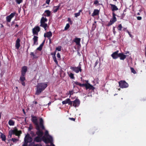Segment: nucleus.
Instances as JSON below:
<instances>
[{
	"instance_id": "obj_1",
	"label": "nucleus",
	"mask_w": 146,
	"mask_h": 146,
	"mask_svg": "<svg viewBox=\"0 0 146 146\" xmlns=\"http://www.w3.org/2000/svg\"><path fill=\"white\" fill-rule=\"evenodd\" d=\"M32 118V121L34 124L36 129L37 130L36 132V134L40 137H42L43 134V131L41 130L40 128L42 130L45 129V127L44 125V121L42 118L39 119V124L38 125V119L36 116H31Z\"/></svg>"
},
{
	"instance_id": "obj_2",
	"label": "nucleus",
	"mask_w": 146,
	"mask_h": 146,
	"mask_svg": "<svg viewBox=\"0 0 146 146\" xmlns=\"http://www.w3.org/2000/svg\"><path fill=\"white\" fill-rule=\"evenodd\" d=\"M48 86L47 84L45 83H38L36 86V90L35 94L38 95L45 90Z\"/></svg>"
},
{
	"instance_id": "obj_3",
	"label": "nucleus",
	"mask_w": 146,
	"mask_h": 146,
	"mask_svg": "<svg viewBox=\"0 0 146 146\" xmlns=\"http://www.w3.org/2000/svg\"><path fill=\"white\" fill-rule=\"evenodd\" d=\"M85 81L86 82L85 84H81L78 82H74V83L76 85H78L81 87H85L86 90L89 89L92 90H94L95 88L89 83L88 80H85Z\"/></svg>"
},
{
	"instance_id": "obj_4",
	"label": "nucleus",
	"mask_w": 146,
	"mask_h": 146,
	"mask_svg": "<svg viewBox=\"0 0 146 146\" xmlns=\"http://www.w3.org/2000/svg\"><path fill=\"white\" fill-rule=\"evenodd\" d=\"M47 21V20L46 18L44 17H42L40 21V26L44 28L45 30L48 27L47 24L45 23Z\"/></svg>"
},
{
	"instance_id": "obj_5",
	"label": "nucleus",
	"mask_w": 146,
	"mask_h": 146,
	"mask_svg": "<svg viewBox=\"0 0 146 146\" xmlns=\"http://www.w3.org/2000/svg\"><path fill=\"white\" fill-rule=\"evenodd\" d=\"M70 68L71 70L76 73H79V72H81L82 71V69H81V67L80 64H79L78 66L77 67L76 66H71Z\"/></svg>"
},
{
	"instance_id": "obj_6",
	"label": "nucleus",
	"mask_w": 146,
	"mask_h": 146,
	"mask_svg": "<svg viewBox=\"0 0 146 146\" xmlns=\"http://www.w3.org/2000/svg\"><path fill=\"white\" fill-rule=\"evenodd\" d=\"M119 86L121 88H126L129 86L128 83L124 80H121L119 82Z\"/></svg>"
},
{
	"instance_id": "obj_7",
	"label": "nucleus",
	"mask_w": 146,
	"mask_h": 146,
	"mask_svg": "<svg viewBox=\"0 0 146 146\" xmlns=\"http://www.w3.org/2000/svg\"><path fill=\"white\" fill-rule=\"evenodd\" d=\"M43 141L45 142V143H52L53 141V139L51 136H50L49 137L46 138L44 137H42Z\"/></svg>"
},
{
	"instance_id": "obj_8",
	"label": "nucleus",
	"mask_w": 146,
	"mask_h": 146,
	"mask_svg": "<svg viewBox=\"0 0 146 146\" xmlns=\"http://www.w3.org/2000/svg\"><path fill=\"white\" fill-rule=\"evenodd\" d=\"M33 141L32 138L30 136V135L28 134L26 135L24 138V141L27 143H30Z\"/></svg>"
},
{
	"instance_id": "obj_9",
	"label": "nucleus",
	"mask_w": 146,
	"mask_h": 146,
	"mask_svg": "<svg viewBox=\"0 0 146 146\" xmlns=\"http://www.w3.org/2000/svg\"><path fill=\"white\" fill-rule=\"evenodd\" d=\"M25 76L26 75H23L22 74H21L19 79L21 84L24 86H25V84L24 82V81L26 80Z\"/></svg>"
},
{
	"instance_id": "obj_10",
	"label": "nucleus",
	"mask_w": 146,
	"mask_h": 146,
	"mask_svg": "<svg viewBox=\"0 0 146 146\" xmlns=\"http://www.w3.org/2000/svg\"><path fill=\"white\" fill-rule=\"evenodd\" d=\"M40 28L38 26L35 27L33 29V32L34 35H38V33L40 31Z\"/></svg>"
},
{
	"instance_id": "obj_11",
	"label": "nucleus",
	"mask_w": 146,
	"mask_h": 146,
	"mask_svg": "<svg viewBox=\"0 0 146 146\" xmlns=\"http://www.w3.org/2000/svg\"><path fill=\"white\" fill-rule=\"evenodd\" d=\"M72 102V106L74 107L78 106L80 103V101L78 99H76L74 101Z\"/></svg>"
},
{
	"instance_id": "obj_12",
	"label": "nucleus",
	"mask_w": 146,
	"mask_h": 146,
	"mask_svg": "<svg viewBox=\"0 0 146 146\" xmlns=\"http://www.w3.org/2000/svg\"><path fill=\"white\" fill-rule=\"evenodd\" d=\"M62 103L63 104H68V105H70L71 106H72V102L71 101L70 99L69 98H67L65 100L62 101Z\"/></svg>"
},
{
	"instance_id": "obj_13",
	"label": "nucleus",
	"mask_w": 146,
	"mask_h": 146,
	"mask_svg": "<svg viewBox=\"0 0 146 146\" xmlns=\"http://www.w3.org/2000/svg\"><path fill=\"white\" fill-rule=\"evenodd\" d=\"M119 50H117L113 52L111 55L113 58L114 59H116L119 57Z\"/></svg>"
},
{
	"instance_id": "obj_14",
	"label": "nucleus",
	"mask_w": 146,
	"mask_h": 146,
	"mask_svg": "<svg viewBox=\"0 0 146 146\" xmlns=\"http://www.w3.org/2000/svg\"><path fill=\"white\" fill-rule=\"evenodd\" d=\"M15 14V13H12L9 15L7 16L6 17L7 21L8 22H10L11 19L14 17Z\"/></svg>"
},
{
	"instance_id": "obj_15",
	"label": "nucleus",
	"mask_w": 146,
	"mask_h": 146,
	"mask_svg": "<svg viewBox=\"0 0 146 146\" xmlns=\"http://www.w3.org/2000/svg\"><path fill=\"white\" fill-rule=\"evenodd\" d=\"M110 5L111 6L110 8L113 12H114L115 11H116L118 9V8L115 5L110 4Z\"/></svg>"
},
{
	"instance_id": "obj_16",
	"label": "nucleus",
	"mask_w": 146,
	"mask_h": 146,
	"mask_svg": "<svg viewBox=\"0 0 146 146\" xmlns=\"http://www.w3.org/2000/svg\"><path fill=\"white\" fill-rule=\"evenodd\" d=\"M20 39L19 38H18L16 41V44L15 45L16 48L17 49H18L20 46Z\"/></svg>"
},
{
	"instance_id": "obj_17",
	"label": "nucleus",
	"mask_w": 146,
	"mask_h": 146,
	"mask_svg": "<svg viewBox=\"0 0 146 146\" xmlns=\"http://www.w3.org/2000/svg\"><path fill=\"white\" fill-rule=\"evenodd\" d=\"M27 68L26 66H24L21 68V74L26 75V72L27 71Z\"/></svg>"
},
{
	"instance_id": "obj_18",
	"label": "nucleus",
	"mask_w": 146,
	"mask_h": 146,
	"mask_svg": "<svg viewBox=\"0 0 146 146\" xmlns=\"http://www.w3.org/2000/svg\"><path fill=\"white\" fill-rule=\"evenodd\" d=\"M81 39L80 38H76L74 40V42H75L76 45L78 46H80V41Z\"/></svg>"
},
{
	"instance_id": "obj_19",
	"label": "nucleus",
	"mask_w": 146,
	"mask_h": 146,
	"mask_svg": "<svg viewBox=\"0 0 146 146\" xmlns=\"http://www.w3.org/2000/svg\"><path fill=\"white\" fill-rule=\"evenodd\" d=\"M119 57H120V59L121 60H123L126 58V55L122 53H119Z\"/></svg>"
},
{
	"instance_id": "obj_20",
	"label": "nucleus",
	"mask_w": 146,
	"mask_h": 146,
	"mask_svg": "<svg viewBox=\"0 0 146 146\" xmlns=\"http://www.w3.org/2000/svg\"><path fill=\"white\" fill-rule=\"evenodd\" d=\"M112 15L113 17L111 18L110 20L114 23L116 21L117 19L115 17L116 15L115 13L114 12H112Z\"/></svg>"
},
{
	"instance_id": "obj_21",
	"label": "nucleus",
	"mask_w": 146,
	"mask_h": 146,
	"mask_svg": "<svg viewBox=\"0 0 146 146\" xmlns=\"http://www.w3.org/2000/svg\"><path fill=\"white\" fill-rule=\"evenodd\" d=\"M41 137L37 136L35 137L34 139V141L36 142H39L41 141V139L40 138Z\"/></svg>"
},
{
	"instance_id": "obj_22",
	"label": "nucleus",
	"mask_w": 146,
	"mask_h": 146,
	"mask_svg": "<svg viewBox=\"0 0 146 146\" xmlns=\"http://www.w3.org/2000/svg\"><path fill=\"white\" fill-rule=\"evenodd\" d=\"M99 13V11L97 9H94L93 13L92 15V16L94 17V16L98 15Z\"/></svg>"
},
{
	"instance_id": "obj_23",
	"label": "nucleus",
	"mask_w": 146,
	"mask_h": 146,
	"mask_svg": "<svg viewBox=\"0 0 146 146\" xmlns=\"http://www.w3.org/2000/svg\"><path fill=\"white\" fill-rule=\"evenodd\" d=\"M0 137L2 141H5L6 140V136L5 135L3 134L2 133H1Z\"/></svg>"
},
{
	"instance_id": "obj_24",
	"label": "nucleus",
	"mask_w": 146,
	"mask_h": 146,
	"mask_svg": "<svg viewBox=\"0 0 146 146\" xmlns=\"http://www.w3.org/2000/svg\"><path fill=\"white\" fill-rule=\"evenodd\" d=\"M17 131V128H15L13 130H12L11 131H9V134L12 135V134H15Z\"/></svg>"
},
{
	"instance_id": "obj_25",
	"label": "nucleus",
	"mask_w": 146,
	"mask_h": 146,
	"mask_svg": "<svg viewBox=\"0 0 146 146\" xmlns=\"http://www.w3.org/2000/svg\"><path fill=\"white\" fill-rule=\"evenodd\" d=\"M52 35V33L51 31H49L45 33L44 35V36H51Z\"/></svg>"
},
{
	"instance_id": "obj_26",
	"label": "nucleus",
	"mask_w": 146,
	"mask_h": 146,
	"mask_svg": "<svg viewBox=\"0 0 146 146\" xmlns=\"http://www.w3.org/2000/svg\"><path fill=\"white\" fill-rule=\"evenodd\" d=\"M60 5L59 4V5L58 6L54 7L53 12L54 13L58 11V9H59V7H60Z\"/></svg>"
},
{
	"instance_id": "obj_27",
	"label": "nucleus",
	"mask_w": 146,
	"mask_h": 146,
	"mask_svg": "<svg viewBox=\"0 0 146 146\" xmlns=\"http://www.w3.org/2000/svg\"><path fill=\"white\" fill-rule=\"evenodd\" d=\"M22 133V132L21 131H18L17 129V131L16 132V133H15V134L17 136H19L20 135V134Z\"/></svg>"
},
{
	"instance_id": "obj_28",
	"label": "nucleus",
	"mask_w": 146,
	"mask_h": 146,
	"mask_svg": "<svg viewBox=\"0 0 146 146\" xmlns=\"http://www.w3.org/2000/svg\"><path fill=\"white\" fill-rule=\"evenodd\" d=\"M43 45V42L41 44H40V45L37 48V50L40 51H41L42 49V47Z\"/></svg>"
},
{
	"instance_id": "obj_29",
	"label": "nucleus",
	"mask_w": 146,
	"mask_h": 146,
	"mask_svg": "<svg viewBox=\"0 0 146 146\" xmlns=\"http://www.w3.org/2000/svg\"><path fill=\"white\" fill-rule=\"evenodd\" d=\"M68 75L71 79H74L75 78L74 76V74L73 73H70V74H68Z\"/></svg>"
},
{
	"instance_id": "obj_30",
	"label": "nucleus",
	"mask_w": 146,
	"mask_h": 146,
	"mask_svg": "<svg viewBox=\"0 0 146 146\" xmlns=\"http://www.w3.org/2000/svg\"><path fill=\"white\" fill-rule=\"evenodd\" d=\"M8 123L10 125H13L15 124L14 121L12 120H9Z\"/></svg>"
},
{
	"instance_id": "obj_31",
	"label": "nucleus",
	"mask_w": 146,
	"mask_h": 146,
	"mask_svg": "<svg viewBox=\"0 0 146 146\" xmlns=\"http://www.w3.org/2000/svg\"><path fill=\"white\" fill-rule=\"evenodd\" d=\"M45 13L46 14V16L47 17L50 16V12L48 10H46L45 11Z\"/></svg>"
},
{
	"instance_id": "obj_32",
	"label": "nucleus",
	"mask_w": 146,
	"mask_h": 146,
	"mask_svg": "<svg viewBox=\"0 0 146 146\" xmlns=\"http://www.w3.org/2000/svg\"><path fill=\"white\" fill-rule=\"evenodd\" d=\"M81 11V10H80L78 12L75 13L74 14L75 17H77L78 16H79L80 14V12Z\"/></svg>"
},
{
	"instance_id": "obj_33",
	"label": "nucleus",
	"mask_w": 146,
	"mask_h": 146,
	"mask_svg": "<svg viewBox=\"0 0 146 146\" xmlns=\"http://www.w3.org/2000/svg\"><path fill=\"white\" fill-rule=\"evenodd\" d=\"M52 58L54 60V62L56 64H58V61L56 59V57L55 56H52Z\"/></svg>"
},
{
	"instance_id": "obj_34",
	"label": "nucleus",
	"mask_w": 146,
	"mask_h": 146,
	"mask_svg": "<svg viewBox=\"0 0 146 146\" xmlns=\"http://www.w3.org/2000/svg\"><path fill=\"white\" fill-rule=\"evenodd\" d=\"M38 37H34L33 39L34 40V44H35L36 42H37Z\"/></svg>"
},
{
	"instance_id": "obj_35",
	"label": "nucleus",
	"mask_w": 146,
	"mask_h": 146,
	"mask_svg": "<svg viewBox=\"0 0 146 146\" xmlns=\"http://www.w3.org/2000/svg\"><path fill=\"white\" fill-rule=\"evenodd\" d=\"M122 28L123 27L121 25V24H120L117 27V29L118 30L121 31Z\"/></svg>"
},
{
	"instance_id": "obj_36",
	"label": "nucleus",
	"mask_w": 146,
	"mask_h": 146,
	"mask_svg": "<svg viewBox=\"0 0 146 146\" xmlns=\"http://www.w3.org/2000/svg\"><path fill=\"white\" fill-rule=\"evenodd\" d=\"M61 48L62 47L61 46H58V47L56 48V50H57L59 51H60L61 50Z\"/></svg>"
},
{
	"instance_id": "obj_37",
	"label": "nucleus",
	"mask_w": 146,
	"mask_h": 146,
	"mask_svg": "<svg viewBox=\"0 0 146 146\" xmlns=\"http://www.w3.org/2000/svg\"><path fill=\"white\" fill-rule=\"evenodd\" d=\"M22 35V33L21 31L19 32L16 35V36H21Z\"/></svg>"
},
{
	"instance_id": "obj_38",
	"label": "nucleus",
	"mask_w": 146,
	"mask_h": 146,
	"mask_svg": "<svg viewBox=\"0 0 146 146\" xmlns=\"http://www.w3.org/2000/svg\"><path fill=\"white\" fill-rule=\"evenodd\" d=\"M123 28V31H126L129 34V36H131V35L130 34V33L129 32V31L127 30H126V28H125V27H123L122 28Z\"/></svg>"
},
{
	"instance_id": "obj_39",
	"label": "nucleus",
	"mask_w": 146,
	"mask_h": 146,
	"mask_svg": "<svg viewBox=\"0 0 146 146\" xmlns=\"http://www.w3.org/2000/svg\"><path fill=\"white\" fill-rule=\"evenodd\" d=\"M130 69L132 72L134 74H135L136 73V71H135L133 68L131 67L130 68Z\"/></svg>"
},
{
	"instance_id": "obj_40",
	"label": "nucleus",
	"mask_w": 146,
	"mask_h": 146,
	"mask_svg": "<svg viewBox=\"0 0 146 146\" xmlns=\"http://www.w3.org/2000/svg\"><path fill=\"white\" fill-rule=\"evenodd\" d=\"M113 23L112 21H111L110 20V21L108 23V24L107 25V26H110L111 25H112Z\"/></svg>"
},
{
	"instance_id": "obj_41",
	"label": "nucleus",
	"mask_w": 146,
	"mask_h": 146,
	"mask_svg": "<svg viewBox=\"0 0 146 146\" xmlns=\"http://www.w3.org/2000/svg\"><path fill=\"white\" fill-rule=\"evenodd\" d=\"M23 0H16L15 1L18 4H20L22 2Z\"/></svg>"
},
{
	"instance_id": "obj_42",
	"label": "nucleus",
	"mask_w": 146,
	"mask_h": 146,
	"mask_svg": "<svg viewBox=\"0 0 146 146\" xmlns=\"http://www.w3.org/2000/svg\"><path fill=\"white\" fill-rule=\"evenodd\" d=\"M11 140L13 142H17L18 141V139L15 138H12Z\"/></svg>"
},
{
	"instance_id": "obj_43",
	"label": "nucleus",
	"mask_w": 146,
	"mask_h": 146,
	"mask_svg": "<svg viewBox=\"0 0 146 146\" xmlns=\"http://www.w3.org/2000/svg\"><path fill=\"white\" fill-rule=\"evenodd\" d=\"M70 27V25L69 24H67L65 28V29L66 30L68 29Z\"/></svg>"
},
{
	"instance_id": "obj_44",
	"label": "nucleus",
	"mask_w": 146,
	"mask_h": 146,
	"mask_svg": "<svg viewBox=\"0 0 146 146\" xmlns=\"http://www.w3.org/2000/svg\"><path fill=\"white\" fill-rule=\"evenodd\" d=\"M73 93H74L73 90H72L70 91H69V94L70 95V96L71 95H72L73 94Z\"/></svg>"
},
{
	"instance_id": "obj_45",
	"label": "nucleus",
	"mask_w": 146,
	"mask_h": 146,
	"mask_svg": "<svg viewBox=\"0 0 146 146\" xmlns=\"http://www.w3.org/2000/svg\"><path fill=\"white\" fill-rule=\"evenodd\" d=\"M69 119L74 121L75 120V118L72 117H69Z\"/></svg>"
},
{
	"instance_id": "obj_46",
	"label": "nucleus",
	"mask_w": 146,
	"mask_h": 146,
	"mask_svg": "<svg viewBox=\"0 0 146 146\" xmlns=\"http://www.w3.org/2000/svg\"><path fill=\"white\" fill-rule=\"evenodd\" d=\"M57 57L58 58H59L60 59V54L59 53H58L57 54Z\"/></svg>"
},
{
	"instance_id": "obj_47",
	"label": "nucleus",
	"mask_w": 146,
	"mask_h": 146,
	"mask_svg": "<svg viewBox=\"0 0 146 146\" xmlns=\"http://www.w3.org/2000/svg\"><path fill=\"white\" fill-rule=\"evenodd\" d=\"M137 19L138 20H141L142 19V18L141 17L139 16L137 17Z\"/></svg>"
},
{
	"instance_id": "obj_48",
	"label": "nucleus",
	"mask_w": 146,
	"mask_h": 146,
	"mask_svg": "<svg viewBox=\"0 0 146 146\" xmlns=\"http://www.w3.org/2000/svg\"><path fill=\"white\" fill-rule=\"evenodd\" d=\"M30 55L31 56H33V58H35V55L33 52H31L30 53Z\"/></svg>"
},
{
	"instance_id": "obj_49",
	"label": "nucleus",
	"mask_w": 146,
	"mask_h": 146,
	"mask_svg": "<svg viewBox=\"0 0 146 146\" xmlns=\"http://www.w3.org/2000/svg\"><path fill=\"white\" fill-rule=\"evenodd\" d=\"M50 0H46V3L49 4L50 2Z\"/></svg>"
},
{
	"instance_id": "obj_50",
	"label": "nucleus",
	"mask_w": 146,
	"mask_h": 146,
	"mask_svg": "<svg viewBox=\"0 0 146 146\" xmlns=\"http://www.w3.org/2000/svg\"><path fill=\"white\" fill-rule=\"evenodd\" d=\"M56 53V51H55L53 53H51V54L52 55H53V56H55Z\"/></svg>"
},
{
	"instance_id": "obj_51",
	"label": "nucleus",
	"mask_w": 146,
	"mask_h": 146,
	"mask_svg": "<svg viewBox=\"0 0 146 146\" xmlns=\"http://www.w3.org/2000/svg\"><path fill=\"white\" fill-rule=\"evenodd\" d=\"M22 146H27V143L25 142V143L23 144Z\"/></svg>"
},
{
	"instance_id": "obj_52",
	"label": "nucleus",
	"mask_w": 146,
	"mask_h": 146,
	"mask_svg": "<svg viewBox=\"0 0 146 146\" xmlns=\"http://www.w3.org/2000/svg\"><path fill=\"white\" fill-rule=\"evenodd\" d=\"M48 134V131H45V135H47Z\"/></svg>"
},
{
	"instance_id": "obj_53",
	"label": "nucleus",
	"mask_w": 146,
	"mask_h": 146,
	"mask_svg": "<svg viewBox=\"0 0 146 146\" xmlns=\"http://www.w3.org/2000/svg\"><path fill=\"white\" fill-rule=\"evenodd\" d=\"M98 63V60L96 61L95 62V67L97 65Z\"/></svg>"
},
{
	"instance_id": "obj_54",
	"label": "nucleus",
	"mask_w": 146,
	"mask_h": 146,
	"mask_svg": "<svg viewBox=\"0 0 146 146\" xmlns=\"http://www.w3.org/2000/svg\"><path fill=\"white\" fill-rule=\"evenodd\" d=\"M98 3V1L97 0H96L94 1V4H96Z\"/></svg>"
},
{
	"instance_id": "obj_55",
	"label": "nucleus",
	"mask_w": 146,
	"mask_h": 146,
	"mask_svg": "<svg viewBox=\"0 0 146 146\" xmlns=\"http://www.w3.org/2000/svg\"><path fill=\"white\" fill-rule=\"evenodd\" d=\"M46 146H55L53 143H51V145H50V146L49 145H47Z\"/></svg>"
},
{
	"instance_id": "obj_56",
	"label": "nucleus",
	"mask_w": 146,
	"mask_h": 146,
	"mask_svg": "<svg viewBox=\"0 0 146 146\" xmlns=\"http://www.w3.org/2000/svg\"><path fill=\"white\" fill-rule=\"evenodd\" d=\"M33 103H34V104H37L38 103L36 101H34L33 102Z\"/></svg>"
},
{
	"instance_id": "obj_57",
	"label": "nucleus",
	"mask_w": 146,
	"mask_h": 146,
	"mask_svg": "<svg viewBox=\"0 0 146 146\" xmlns=\"http://www.w3.org/2000/svg\"><path fill=\"white\" fill-rule=\"evenodd\" d=\"M33 145H33V143H31L29 145V146H33Z\"/></svg>"
},
{
	"instance_id": "obj_58",
	"label": "nucleus",
	"mask_w": 146,
	"mask_h": 146,
	"mask_svg": "<svg viewBox=\"0 0 146 146\" xmlns=\"http://www.w3.org/2000/svg\"><path fill=\"white\" fill-rule=\"evenodd\" d=\"M12 136V135H9V134L8 135V137L9 138H11Z\"/></svg>"
},
{
	"instance_id": "obj_59",
	"label": "nucleus",
	"mask_w": 146,
	"mask_h": 146,
	"mask_svg": "<svg viewBox=\"0 0 146 146\" xmlns=\"http://www.w3.org/2000/svg\"><path fill=\"white\" fill-rule=\"evenodd\" d=\"M29 47H30V46H29L28 47V48H27V52H28V49L29 48Z\"/></svg>"
},
{
	"instance_id": "obj_60",
	"label": "nucleus",
	"mask_w": 146,
	"mask_h": 146,
	"mask_svg": "<svg viewBox=\"0 0 146 146\" xmlns=\"http://www.w3.org/2000/svg\"><path fill=\"white\" fill-rule=\"evenodd\" d=\"M33 146H39V145L38 144L34 145Z\"/></svg>"
},
{
	"instance_id": "obj_61",
	"label": "nucleus",
	"mask_w": 146,
	"mask_h": 146,
	"mask_svg": "<svg viewBox=\"0 0 146 146\" xmlns=\"http://www.w3.org/2000/svg\"><path fill=\"white\" fill-rule=\"evenodd\" d=\"M68 21H69L70 22V21H71L70 19L69 18H68Z\"/></svg>"
},
{
	"instance_id": "obj_62",
	"label": "nucleus",
	"mask_w": 146,
	"mask_h": 146,
	"mask_svg": "<svg viewBox=\"0 0 146 146\" xmlns=\"http://www.w3.org/2000/svg\"><path fill=\"white\" fill-rule=\"evenodd\" d=\"M51 104V102H49V103H48V106H49Z\"/></svg>"
},
{
	"instance_id": "obj_63",
	"label": "nucleus",
	"mask_w": 146,
	"mask_h": 146,
	"mask_svg": "<svg viewBox=\"0 0 146 146\" xmlns=\"http://www.w3.org/2000/svg\"><path fill=\"white\" fill-rule=\"evenodd\" d=\"M32 129V128L31 127H30L29 128V130H31V129Z\"/></svg>"
},
{
	"instance_id": "obj_64",
	"label": "nucleus",
	"mask_w": 146,
	"mask_h": 146,
	"mask_svg": "<svg viewBox=\"0 0 146 146\" xmlns=\"http://www.w3.org/2000/svg\"><path fill=\"white\" fill-rule=\"evenodd\" d=\"M48 38V39H50V37H47Z\"/></svg>"
}]
</instances>
